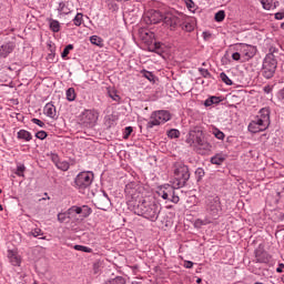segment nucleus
<instances>
[{
	"label": "nucleus",
	"instance_id": "1",
	"mask_svg": "<svg viewBox=\"0 0 284 284\" xmlns=\"http://www.w3.org/2000/svg\"><path fill=\"white\" fill-rule=\"evenodd\" d=\"M160 212L161 210H159V205L156 203H150L145 200L139 202L134 207V214L143 216V219H148V221H152L153 223L159 220Z\"/></svg>",
	"mask_w": 284,
	"mask_h": 284
},
{
	"label": "nucleus",
	"instance_id": "2",
	"mask_svg": "<svg viewBox=\"0 0 284 284\" xmlns=\"http://www.w3.org/2000/svg\"><path fill=\"white\" fill-rule=\"evenodd\" d=\"M186 143H189V145H195V151L202 156L212 151V144L205 140L202 131H191Z\"/></svg>",
	"mask_w": 284,
	"mask_h": 284
},
{
	"label": "nucleus",
	"instance_id": "3",
	"mask_svg": "<svg viewBox=\"0 0 284 284\" xmlns=\"http://www.w3.org/2000/svg\"><path fill=\"white\" fill-rule=\"evenodd\" d=\"M173 174L175 176V187H185L187 181H190V168L183 162H174L173 164Z\"/></svg>",
	"mask_w": 284,
	"mask_h": 284
},
{
	"label": "nucleus",
	"instance_id": "4",
	"mask_svg": "<svg viewBox=\"0 0 284 284\" xmlns=\"http://www.w3.org/2000/svg\"><path fill=\"white\" fill-rule=\"evenodd\" d=\"M276 68H278L276 55H274V53H267L262 64V77H264V79H273L274 74H276Z\"/></svg>",
	"mask_w": 284,
	"mask_h": 284
},
{
	"label": "nucleus",
	"instance_id": "5",
	"mask_svg": "<svg viewBox=\"0 0 284 284\" xmlns=\"http://www.w3.org/2000/svg\"><path fill=\"white\" fill-rule=\"evenodd\" d=\"M205 211L212 219L216 220L221 216L223 206L221 205V197L219 195H209L205 200Z\"/></svg>",
	"mask_w": 284,
	"mask_h": 284
},
{
	"label": "nucleus",
	"instance_id": "6",
	"mask_svg": "<svg viewBox=\"0 0 284 284\" xmlns=\"http://www.w3.org/2000/svg\"><path fill=\"white\" fill-rule=\"evenodd\" d=\"M176 183L174 182V186L170 184H164L160 187L158 191L159 196H161L164 201H170L171 203H179L181 201V197L176 195Z\"/></svg>",
	"mask_w": 284,
	"mask_h": 284
},
{
	"label": "nucleus",
	"instance_id": "7",
	"mask_svg": "<svg viewBox=\"0 0 284 284\" xmlns=\"http://www.w3.org/2000/svg\"><path fill=\"white\" fill-rule=\"evenodd\" d=\"M170 119H171L170 112L165 110L154 111L150 116V121L146 123V128L149 130H152V128H155L156 125L168 123Z\"/></svg>",
	"mask_w": 284,
	"mask_h": 284
},
{
	"label": "nucleus",
	"instance_id": "8",
	"mask_svg": "<svg viewBox=\"0 0 284 284\" xmlns=\"http://www.w3.org/2000/svg\"><path fill=\"white\" fill-rule=\"evenodd\" d=\"M94 181V173L92 172H81L75 176L74 183L78 190H88Z\"/></svg>",
	"mask_w": 284,
	"mask_h": 284
},
{
	"label": "nucleus",
	"instance_id": "9",
	"mask_svg": "<svg viewBox=\"0 0 284 284\" xmlns=\"http://www.w3.org/2000/svg\"><path fill=\"white\" fill-rule=\"evenodd\" d=\"M99 121V112L97 110H84L81 114V123L84 128H94Z\"/></svg>",
	"mask_w": 284,
	"mask_h": 284
},
{
	"label": "nucleus",
	"instance_id": "10",
	"mask_svg": "<svg viewBox=\"0 0 284 284\" xmlns=\"http://www.w3.org/2000/svg\"><path fill=\"white\" fill-rule=\"evenodd\" d=\"M111 205H112V202L110 201V196H108V193H105V191H102V194L98 195L94 199V206L98 210H102L103 212H106V210H110Z\"/></svg>",
	"mask_w": 284,
	"mask_h": 284
},
{
	"label": "nucleus",
	"instance_id": "11",
	"mask_svg": "<svg viewBox=\"0 0 284 284\" xmlns=\"http://www.w3.org/2000/svg\"><path fill=\"white\" fill-rule=\"evenodd\" d=\"M270 128V122H266V120H261L258 116H256L250 124L248 130L253 134H257V132H265Z\"/></svg>",
	"mask_w": 284,
	"mask_h": 284
},
{
	"label": "nucleus",
	"instance_id": "12",
	"mask_svg": "<svg viewBox=\"0 0 284 284\" xmlns=\"http://www.w3.org/2000/svg\"><path fill=\"white\" fill-rule=\"evenodd\" d=\"M163 23L169 26L170 30H176L181 26V14L166 12L163 18Z\"/></svg>",
	"mask_w": 284,
	"mask_h": 284
},
{
	"label": "nucleus",
	"instance_id": "13",
	"mask_svg": "<svg viewBox=\"0 0 284 284\" xmlns=\"http://www.w3.org/2000/svg\"><path fill=\"white\" fill-rule=\"evenodd\" d=\"M254 255L256 263H270V261H272V256L267 254L263 244H260L257 248H255Z\"/></svg>",
	"mask_w": 284,
	"mask_h": 284
},
{
	"label": "nucleus",
	"instance_id": "14",
	"mask_svg": "<svg viewBox=\"0 0 284 284\" xmlns=\"http://www.w3.org/2000/svg\"><path fill=\"white\" fill-rule=\"evenodd\" d=\"M165 14L161 13V11L151 10L146 17L144 18L145 23L156 24L163 21Z\"/></svg>",
	"mask_w": 284,
	"mask_h": 284
},
{
	"label": "nucleus",
	"instance_id": "15",
	"mask_svg": "<svg viewBox=\"0 0 284 284\" xmlns=\"http://www.w3.org/2000/svg\"><path fill=\"white\" fill-rule=\"evenodd\" d=\"M17 44L14 42H7L0 47V59H8L14 52Z\"/></svg>",
	"mask_w": 284,
	"mask_h": 284
},
{
	"label": "nucleus",
	"instance_id": "16",
	"mask_svg": "<svg viewBox=\"0 0 284 284\" xmlns=\"http://www.w3.org/2000/svg\"><path fill=\"white\" fill-rule=\"evenodd\" d=\"M43 113L49 119H57V106L52 102H49L44 105Z\"/></svg>",
	"mask_w": 284,
	"mask_h": 284
},
{
	"label": "nucleus",
	"instance_id": "17",
	"mask_svg": "<svg viewBox=\"0 0 284 284\" xmlns=\"http://www.w3.org/2000/svg\"><path fill=\"white\" fill-rule=\"evenodd\" d=\"M7 256L11 265H13L14 267H19V265H21V257H19L17 251L9 250Z\"/></svg>",
	"mask_w": 284,
	"mask_h": 284
},
{
	"label": "nucleus",
	"instance_id": "18",
	"mask_svg": "<svg viewBox=\"0 0 284 284\" xmlns=\"http://www.w3.org/2000/svg\"><path fill=\"white\" fill-rule=\"evenodd\" d=\"M264 10H276L278 0H260Z\"/></svg>",
	"mask_w": 284,
	"mask_h": 284
},
{
	"label": "nucleus",
	"instance_id": "19",
	"mask_svg": "<svg viewBox=\"0 0 284 284\" xmlns=\"http://www.w3.org/2000/svg\"><path fill=\"white\" fill-rule=\"evenodd\" d=\"M58 12L59 14H63V16L70 14L72 12V9H70V2L68 1L59 2Z\"/></svg>",
	"mask_w": 284,
	"mask_h": 284
},
{
	"label": "nucleus",
	"instance_id": "20",
	"mask_svg": "<svg viewBox=\"0 0 284 284\" xmlns=\"http://www.w3.org/2000/svg\"><path fill=\"white\" fill-rule=\"evenodd\" d=\"M221 101H223L221 97L212 95L204 101V105L205 108H210L211 105H219Z\"/></svg>",
	"mask_w": 284,
	"mask_h": 284
},
{
	"label": "nucleus",
	"instance_id": "21",
	"mask_svg": "<svg viewBox=\"0 0 284 284\" xmlns=\"http://www.w3.org/2000/svg\"><path fill=\"white\" fill-rule=\"evenodd\" d=\"M224 162H225V155L221 153H217L211 158V163L213 165H223Z\"/></svg>",
	"mask_w": 284,
	"mask_h": 284
},
{
	"label": "nucleus",
	"instance_id": "22",
	"mask_svg": "<svg viewBox=\"0 0 284 284\" xmlns=\"http://www.w3.org/2000/svg\"><path fill=\"white\" fill-rule=\"evenodd\" d=\"M257 119H261L262 121H266V123H270V109L268 108L261 109L257 115Z\"/></svg>",
	"mask_w": 284,
	"mask_h": 284
},
{
	"label": "nucleus",
	"instance_id": "23",
	"mask_svg": "<svg viewBox=\"0 0 284 284\" xmlns=\"http://www.w3.org/2000/svg\"><path fill=\"white\" fill-rule=\"evenodd\" d=\"M18 139L30 142V140L32 139V133H30V131L20 130L18 132Z\"/></svg>",
	"mask_w": 284,
	"mask_h": 284
},
{
	"label": "nucleus",
	"instance_id": "24",
	"mask_svg": "<svg viewBox=\"0 0 284 284\" xmlns=\"http://www.w3.org/2000/svg\"><path fill=\"white\" fill-rule=\"evenodd\" d=\"M50 30L52 32H59L61 30V23L59 20H50Z\"/></svg>",
	"mask_w": 284,
	"mask_h": 284
},
{
	"label": "nucleus",
	"instance_id": "25",
	"mask_svg": "<svg viewBox=\"0 0 284 284\" xmlns=\"http://www.w3.org/2000/svg\"><path fill=\"white\" fill-rule=\"evenodd\" d=\"M55 168H58V170H61L62 172H68V170H70V162L59 161Z\"/></svg>",
	"mask_w": 284,
	"mask_h": 284
},
{
	"label": "nucleus",
	"instance_id": "26",
	"mask_svg": "<svg viewBox=\"0 0 284 284\" xmlns=\"http://www.w3.org/2000/svg\"><path fill=\"white\" fill-rule=\"evenodd\" d=\"M67 101H74L77 99V92L74 88H69L65 92Z\"/></svg>",
	"mask_w": 284,
	"mask_h": 284
},
{
	"label": "nucleus",
	"instance_id": "27",
	"mask_svg": "<svg viewBox=\"0 0 284 284\" xmlns=\"http://www.w3.org/2000/svg\"><path fill=\"white\" fill-rule=\"evenodd\" d=\"M90 42L93 45H98L100 48H101V45H103V39H101V37H99V36H91L90 37Z\"/></svg>",
	"mask_w": 284,
	"mask_h": 284
},
{
	"label": "nucleus",
	"instance_id": "28",
	"mask_svg": "<svg viewBox=\"0 0 284 284\" xmlns=\"http://www.w3.org/2000/svg\"><path fill=\"white\" fill-rule=\"evenodd\" d=\"M220 79L221 81H223V83H225V85H233L234 82H232V79H230V77H227V74L225 72L220 73Z\"/></svg>",
	"mask_w": 284,
	"mask_h": 284
},
{
	"label": "nucleus",
	"instance_id": "29",
	"mask_svg": "<svg viewBox=\"0 0 284 284\" xmlns=\"http://www.w3.org/2000/svg\"><path fill=\"white\" fill-rule=\"evenodd\" d=\"M168 136L169 139H179V136H181V131L176 129H171L168 131Z\"/></svg>",
	"mask_w": 284,
	"mask_h": 284
},
{
	"label": "nucleus",
	"instance_id": "30",
	"mask_svg": "<svg viewBox=\"0 0 284 284\" xmlns=\"http://www.w3.org/2000/svg\"><path fill=\"white\" fill-rule=\"evenodd\" d=\"M83 23V13H77V16L73 18V24L79 28Z\"/></svg>",
	"mask_w": 284,
	"mask_h": 284
},
{
	"label": "nucleus",
	"instance_id": "31",
	"mask_svg": "<svg viewBox=\"0 0 284 284\" xmlns=\"http://www.w3.org/2000/svg\"><path fill=\"white\" fill-rule=\"evenodd\" d=\"M141 74L144 77V79H148V81H154V73H152L151 71L143 69L141 71Z\"/></svg>",
	"mask_w": 284,
	"mask_h": 284
},
{
	"label": "nucleus",
	"instance_id": "32",
	"mask_svg": "<svg viewBox=\"0 0 284 284\" xmlns=\"http://www.w3.org/2000/svg\"><path fill=\"white\" fill-rule=\"evenodd\" d=\"M104 284H125V278H123L122 276H118L113 280L105 282Z\"/></svg>",
	"mask_w": 284,
	"mask_h": 284
},
{
	"label": "nucleus",
	"instance_id": "33",
	"mask_svg": "<svg viewBox=\"0 0 284 284\" xmlns=\"http://www.w3.org/2000/svg\"><path fill=\"white\" fill-rule=\"evenodd\" d=\"M81 210H82L83 219H88V216H90V214H92V209L88 205L81 206Z\"/></svg>",
	"mask_w": 284,
	"mask_h": 284
},
{
	"label": "nucleus",
	"instance_id": "34",
	"mask_svg": "<svg viewBox=\"0 0 284 284\" xmlns=\"http://www.w3.org/2000/svg\"><path fill=\"white\" fill-rule=\"evenodd\" d=\"M203 176H205V170H203V168H199L196 169L195 171V178H196V181H202L203 180Z\"/></svg>",
	"mask_w": 284,
	"mask_h": 284
},
{
	"label": "nucleus",
	"instance_id": "35",
	"mask_svg": "<svg viewBox=\"0 0 284 284\" xmlns=\"http://www.w3.org/2000/svg\"><path fill=\"white\" fill-rule=\"evenodd\" d=\"M225 20V11L224 10H220L215 13V21H217V23H221V21Z\"/></svg>",
	"mask_w": 284,
	"mask_h": 284
},
{
	"label": "nucleus",
	"instance_id": "36",
	"mask_svg": "<svg viewBox=\"0 0 284 284\" xmlns=\"http://www.w3.org/2000/svg\"><path fill=\"white\" fill-rule=\"evenodd\" d=\"M74 250L78 252H85L87 254H91L92 248L83 245H74Z\"/></svg>",
	"mask_w": 284,
	"mask_h": 284
},
{
	"label": "nucleus",
	"instance_id": "37",
	"mask_svg": "<svg viewBox=\"0 0 284 284\" xmlns=\"http://www.w3.org/2000/svg\"><path fill=\"white\" fill-rule=\"evenodd\" d=\"M186 8L190 10V12H196V3L192 0H185Z\"/></svg>",
	"mask_w": 284,
	"mask_h": 284
},
{
	"label": "nucleus",
	"instance_id": "38",
	"mask_svg": "<svg viewBox=\"0 0 284 284\" xmlns=\"http://www.w3.org/2000/svg\"><path fill=\"white\" fill-rule=\"evenodd\" d=\"M70 50H74V45H73V44H68V45L63 49V51H62V53H61L62 59H65V57H68V54H70Z\"/></svg>",
	"mask_w": 284,
	"mask_h": 284
},
{
	"label": "nucleus",
	"instance_id": "39",
	"mask_svg": "<svg viewBox=\"0 0 284 284\" xmlns=\"http://www.w3.org/2000/svg\"><path fill=\"white\" fill-rule=\"evenodd\" d=\"M213 134L215 136V139H219V141H223V139H225V133H223V131L215 129L213 131Z\"/></svg>",
	"mask_w": 284,
	"mask_h": 284
},
{
	"label": "nucleus",
	"instance_id": "40",
	"mask_svg": "<svg viewBox=\"0 0 284 284\" xmlns=\"http://www.w3.org/2000/svg\"><path fill=\"white\" fill-rule=\"evenodd\" d=\"M109 97L110 99H112V101H115L116 103H121V97L116 94V91L109 92Z\"/></svg>",
	"mask_w": 284,
	"mask_h": 284
},
{
	"label": "nucleus",
	"instance_id": "41",
	"mask_svg": "<svg viewBox=\"0 0 284 284\" xmlns=\"http://www.w3.org/2000/svg\"><path fill=\"white\" fill-rule=\"evenodd\" d=\"M30 235L37 239L38 236H43V231L41 229H34L30 232Z\"/></svg>",
	"mask_w": 284,
	"mask_h": 284
},
{
	"label": "nucleus",
	"instance_id": "42",
	"mask_svg": "<svg viewBox=\"0 0 284 284\" xmlns=\"http://www.w3.org/2000/svg\"><path fill=\"white\" fill-rule=\"evenodd\" d=\"M199 72L202 77H204V79H210V77H212V73H210L207 69L200 68Z\"/></svg>",
	"mask_w": 284,
	"mask_h": 284
},
{
	"label": "nucleus",
	"instance_id": "43",
	"mask_svg": "<svg viewBox=\"0 0 284 284\" xmlns=\"http://www.w3.org/2000/svg\"><path fill=\"white\" fill-rule=\"evenodd\" d=\"M36 139H40V141H43L44 139H48V132H45V131H38L36 133Z\"/></svg>",
	"mask_w": 284,
	"mask_h": 284
},
{
	"label": "nucleus",
	"instance_id": "44",
	"mask_svg": "<svg viewBox=\"0 0 284 284\" xmlns=\"http://www.w3.org/2000/svg\"><path fill=\"white\" fill-rule=\"evenodd\" d=\"M23 172H26V165L23 164L18 165L16 171L17 176H23Z\"/></svg>",
	"mask_w": 284,
	"mask_h": 284
},
{
	"label": "nucleus",
	"instance_id": "45",
	"mask_svg": "<svg viewBox=\"0 0 284 284\" xmlns=\"http://www.w3.org/2000/svg\"><path fill=\"white\" fill-rule=\"evenodd\" d=\"M132 132H134V129H132V126H126L124 129L123 139H130V134H132Z\"/></svg>",
	"mask_w": 284,
	"mask_h": 284
},
{
	"label": "nucleus",
	"instance_id": "46",
	"mask_svg": "<svg viewBox=\"0 0 284 284\" xmlns=\"http://www.w3.org/2000/svg\"><path fill=\"white\" fill-rule=\"evenodd\" d=\"M68 219V212L67 213H59L58 214V221L59 223H65V220Z\"/></svg>",
	"mask_w": 284,
	"mask_h": 284
},
{
	"label": "nucleus",
	"instance_id": "47",
	"mask_svg": "<svg viewBox=\"0 0 284 284\" xmlns=\"http://www.w3.org/2000/svg\"><path fill=\"white\" fill-rule=\"evenodd\" d=\"M182 30H185V32H192L194 30V27L190 22L182 24Z\"/></svg>",
	"mask_w": 284,
	"mask_h": 284
},
{
	"label": "nucleus",
	"instance_id": "48",
	"mask_svg": "<svg viewBox=\"0 0 284 284\" xmlns=\"http://www.w3.org/2000/svg\"><path fill=\"white\" fill-rule=\"evenodd\" d=\"M50 159H51L52 163H54V165H58V163H59V154L51 153L50 154Z\"/></svg>",
	"mask_w": 284,
	"mask_h": 284
},
{
	"label": "nucleus",
	"instance_id": "49",
	"mask_svg": "<svg viewBox=\"0 0 284 284\" xmlns=\"http://www.w3.org/2000/svg\"><path fill=\"white\" fill-rule=\"evenodd\" d=\"M36 125H39V128H45V123L37 118H33L31 120Z\"/></svg>",
	"mask_w": 284,
	"mask_h": 284
},
{
	"label": "nucleus",
	"instance_id": "50",
	"mask_svg": "<svg viewBox=\"0 0 284 284\" xmlns=\"http://www.w3.org/2000/svg\"><path fill=\"white\" fill-rule=\"evenodd\" d=\"M71 212H75V214H82L83 210H81V206H71Z\"/></svg>",
	"mask_w": 284,
	"mask_h": 284
},
{
	"label": "nucleus",
	"instance_id": "51",
	"mask_svg": "<svg viewBox=\"0 0 284 284\" xmlns=\"http://www.w3.org/2000/svg\"><path fill=\"white\" fill-rule=\"evenodd\" d=\"M67 214L68 219H70L71 216H77V211H72V207H70L68 209Z\"/></svg>",
	"mask_w": 284,
	"mask_h": 284
},
{
	"label": "nucleus",
	"instance_id": "52",
	"mask_svg": "<svg viewBox=\"0 0 284 284\" xmlns=\"http://www.w3.org/2000/svg\"><path fill=\"white\" fill-rule=\"evenodd\" d=\"M275 19H276L277 21H283V19H284V12H277V13H275Z\"/></svg>",
	"mask_w": 284,
	"mask_h": 284
},
{
	"label": "nucleus",
	"instance_id": "53",
	"mask_svg": "<svg viewBox=\"0 0 284 284\" xmlns=\"http://www.w3.org/2000/svg\"><path fill=\"white\" fill-rule=\"evenodd\" d=\"M232 59H233V61H241V53L234 52V53L232 54Z\"/></svg>",
	"mask_w": 284,
	"mask_h": 284
},
{
	"label": "nucleus",
	"instance_id": "54",
	"mask_svg": "<svg viewBox=\"0 0 284 284\" xmlns=\"http://www.w3.org/2000/svg\"><path fill=\"white\" fill-rule=\"evenodd\" d=\"M284 264L280 263L278 267L276 268L277 274H283Z\"/></svg>",
	"mask_w": 284,
	"mask_h": 284
},
{
	"label": "nucleus",
	"instance_id": "55",
	"mask_svg": "<svg viewBox=\"0 0 284 284\" xmlns=\"http://www.w3.org/2000/svg\"><path fill=\"white\" fill-rule=\"evenodd\" d=\"M263 90H264L265 94H270L272 92V87L266 85L263 88Z\"/></svg>",
	"mask_w": 284,
	"mask_h": 284
},
{
	"label": "nucleus",
	"instance_id": "56",
	"mask_svg": "<svg viewBox=\"0 0 284 284\" xmlns=\"http://www.w3.org/2000/svg\"><path fill=\"white\" fill-rule=\"evenodd\" d=\"M194 267V263L193 262H186V270H192Z\"/></svg>",
	"mask_w": 284,
	"mask_h": 284
},
{
	"label": "nucleus",
	"instance_id": "57",
	"mask_svg": "<svg viewBox=\"0 0 284 284\" xmlns=\"http://www.w3.org/2000/svg\"><path fill=\"white\" fill-rule=\"evenodd\" d=\"M134 190H130L128 186H126V189H125V193L126 194H131V196H134Z\"/></svg>",
	"mask_w": 284,
	"mask_h": 284
},
{
	"label": "nucleus",
	"instance_id": "58",
	"mask_svg": "<svg viewBox=\"0 0 284 284\" xmlns=\"http://www.w3.org/2000/svg\"><path fill=\"white\" fill-rule=\"evenodd\" d=\"M154 47H155V50H160V48H161V42H155V43H154Z\"/></svg>",
	"mask_w": 284,
	"mask_h": 284
},
{
	"label": "nucleus",
	"instance_id": "59",
	"mask_svg": "<svg viewBox=\"0 0 284 284\" xmlns=\"http://www.w3.org/2000/svg\"><path fill=\"white\" fill-rule=\"evenodd\" d=\"M202 281H203V280H202L201 277H199V278L196 280V283H197V284H201Z\"/></svg>",
	"mask_w": 284,
	"mask_h": 284
},
{
	"label": "nucleus",
	"instance_id": "60",
	"mask_svg": "<svg viewBox=\"0 0 284 284\" xmlns=\"http://www.w3.org/2000/svg\"><path fill=\"white\" fill-rule=\"evenodd\" d=\"M204 39H207V32H203Z\"/></svg>",
	"mask_w": 284,
	"mask_h": 284
},
{
	"label": "nucleus",
	"instance_id": "61",
	"mask_svg": "<svg viewBox=\"0 0 284 284\" xmlns=\"http://www.w3.org/2000/svg\"><path fill=\"white\" fill-rule=\"evenodd\" d=\"M0 212H3V205L0 204Z\"/></svg>",
	"mask_w": 284,
	"mask_h": 284
},
{
	"label": "nucleus",
	"instance_id": "62",
	"mask_svg": "<svg viewBox=\"0 0 284 284\" xmlns=\"http://www.w3.org/2000/svg\"><path fill=\"white\" fill-rule=\"evenodd\" d=\"M281 28H282V30H284V22L281 23Z\"/></svg>",
	"mask_w": 284,
	"mask_h": 284
},
{
	"label": "nucleus",
	"instance_id": "63",
	"mask_svg": "<svg viewBox=\"0 0 284 284\" xmlns=\"http://www.w3.org/2000/svg\"><path fill=\"white\" fill-rule=\"evenodd\" d=\"M42 241H45V236L40 237Z\"/></svg>",
	"mask_w": 284,
	"mask_h": 284
},
{
	"label": "nucleus",
	"instance_id": "64",
	"mask_svg": "<svg viewBox=\"0 0 284 284\" xmlns=\"http://www.w3.org/2000/svg\"><path fill=\"white\" fill-rule=\"evenodd\" d=\"M8 70H12V67H8Z\"/></svg>",
	"mask_w": 284,
	"mask_h": 284
}]
</instances>
